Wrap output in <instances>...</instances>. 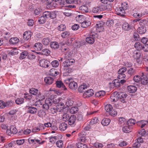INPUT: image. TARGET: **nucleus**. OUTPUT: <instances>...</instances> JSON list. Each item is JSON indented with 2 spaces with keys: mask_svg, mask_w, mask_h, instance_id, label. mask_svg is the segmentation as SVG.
Listing matches in <instances>:
<instances>
[{
  "mask_svg": "<svg viewBox=\"0 0 148 148\" xmlns=\"http://www.w3.org/2000/svg\"><path fill=\"white\" fill-rule=\"evenodd\" d=\"M132 129V127L127 125L126 123L124 125L122 130L125 133H128L131 132Z\"/></svg>",
  "mask_w": 148,
  "mask_h": 148,
  "instance_id": "9b49d317",
  "label": "nucleus"
},
{
  "mask_svg": "<svg viewBox=\"0 0 148 148\" xmlns=\"http://www.w3.org/2000/svg\"><path fill=\"white\" fill-rule=\"evenodd\" d=\"M29 91L30 93L34 95H36L38 93V90L34 88H32L30 89Z\"/></svg>",
  "mask_w": 148,
  "mask_h": 148,
  "instance_id": "3c124183",
  "label": "nucleus"
},
{
  "mask_svg": "<svg viewBox=\"0 0 148 148\" xmlns=\"http://www.w3.org/2000/svg\"><path fill=\"white\" fill-rule=\"evenodd\" d=\"M132 55L134 59L138 60L141 57V53L140 51L135 50L132 52Z\"/></svg>",
  "mask_w": 148,
  "mask_h": 148,
  "instance_id": "423d86ee",
  "label": "nucleus"
},
{
  "mask_svg": "<svg viewBox=\"0 0 148 148\" xmlns=\"http://www.w3.org/2000/svg\"><path fill=\"white\" fill-rule=\"evenodd\" d=\"M38 116L42 118L45 117L46 115L45 112L42 110H41L38 112Z\"/></svg>",
  "mask_w": 148,
  "mask_h": 148,
  "instance_id": "a19ab883",
  "label": "nucleus"
},
{
  "mask_svg": "<svg viewBox=\"0 0 148 148\" xmlns=\"http://www.w3.org/2000/svg\"><path fill=\"white\" fill-rule=\"evenodd\" d=\"M122 28L125 31H129L131 29V26L127 22L124 23L122 25Z\"/></svg>",
  "mask_w": 148,
  "mask_h": 148,
  "instance_id": "393cba45",
  "label": "nucleus"
},
{
  "mask_svg": "<svg viewBox=\"0 0 148 148\" xmlns=\"http://www.w3.org/2000/svg\"><path fill=\"white\" fill-rule=\"evenodd\" d=\"M138 31L140 34H143L146 32V28L145 26H140L138 29Z\"/></svg>",
  "mask_w": 148,
  "mask_h": 148,
  "instance_id": "c756f323",
  "label": "nucleus"
},
{
  "mask_svg": "<svg viewBox=\"0 0 148 148\" xmlns=\"http://www.w3.org/2000/svg\"><path fill=\"white\" fill-rule=\"evenodd\" d=\"M110 121V120L108 119H104L102 120L101 123L103 126H107L109 124Z\"/></svg>",
  "mask_w": 148,
  "mask_h": 148,
  "instance_id": "7c9ffc66",
  "label": "nucleus"
},
{
  "mask_svg": "<svg viewBox=\"0 0 148 148\" xmlns=\"http://www.w3.org/2000/svg\"><path fill=\"white\" fill-rule=\"evenodd\" d=\"M119 123L121 124L125 125L126 123L125 119L123 117H120L119 118Z\"/></svg>",
  "mask_w": 148,
  "mask_h": 148,
  "instance_id": "864d4df0",
  "label": "nucleus"
},
{
  "mask_svg": "<svg viewBox=\"0 0 148 148\" xmlns=\"http://www.w3.org/2000/svg\"><path fill=\"white\" fill-rule=\"evenodd\" d=\"M94 35L95 36V35L94 34H91L90 35V36H93ZM86 41L87 42L90 44H93L95 42V39L94 38V37H91L90 36L87 37L86 38Z\"/></svg>",
  "mask_w": 148,
  "mask_h": 148,
  "instance_id": "aec40b11",
  "label": "nucleus"
},
{
  "mask_svg": "<svg viewBox=\"0 0 148 148\" xmlns=\"http://www.w3.org/2000/svg\"><path fill=\"white\" fill-rule=\"evenodd\" d=\"M28 54V53L27 51H23L21 53L19 58L21 59H23L25 58Z\"/></svg>",
  "mask_w": 148,
  "mask_h": 148,
  "instance_id": "ea45409f",
  "label": "nucleus"
},
{
  "mask_svg": "<svg viewBox=\"0 0 148 148\" xmlns=\"http://www.w3.org/2000/svg\"><path fill=\"white\" fill-rule=\"evenodd\" d=\"M116 12L117 14L122 16H124L125 14V10L121 7L117 8Z\"/></svg>",
  "mask_w": 148,
  "mask_h": 148,
  "instance_id": "4468645a",
  "label": "nucleus"
},
{
  "mask_svg": "<svg viewBox=\"0 0 148 148\" xmlns=\"http://www.w3.org/2000/svg\"><path fill=\"white\" fill-rule=\"evenodd\" d=\"M102 10L101 9V5L100 7H95L93 8L92 10V12L94 13L99 12Z\"/></svg>",
  "mask_w": 148,
  "mask_h": 148,
  "instance_id": "58836bf2",
  "label": "nucleus"
},
{
  "mask_svg": "<svg viewBox=\"0 0 148 148\" xmlns=\"http://www.w3.org/2000/svg\"><path fill=\"white\" fill-rule=\"evenodd\" d=\"M50 46L52 49H58L59 47L58 43L56 41L51 42Z\"/></svg>",
  "mask_w": 148,
  "mask_h": 148,
  "instance_id": "5701e85b",
  "label": "nucleus"
},
{
  "mask_svg": "<svg viewBox=\"0 0 148 148\" xmlns=\"http://www.w3.org/2000/svg\"><path fill=\"white\" fill-rule=\"evenodd\" d=\"M63 142L62 140H58L56 142V144L57 147L59 148L62 147L63 145Z\"/></svg>",
  "mask_w": 148,
  "mask_h": 148,
  "instance_id": "680f3d73",
  "label": "nucleus"
},
{
  "mask_svg": "<svg viewBox=\"0 0 148 148\" xmlns=\"http://www.w3.org/2000/svg\"><path fill=\"white\" fill-rule=\"evenodd\" d=\"M118 94V92H115L112 94L110 96V98L111 101L112 102H116V99L114 98V95H116Z\"/></svg>",
  "mask_w": 148,
  "mask_h": 148,
  "instance_id": "e2e57ef3",
  "label": "nucleus"
},
{
  "mask_svg": "<svg viewBox=\"0 0 148 148\" xmlns=\"http://www.w3.org/2000/svg\"><path fill=\"white\" fill-rule=\"evenodd\" d=\"M105 110L107 112H110L113 109V107L112 105L110 104H107L105 106Z\"/></svg>",
  "mask_w": 148,
  "mask_h": 148,
  "instance_id": "49530a36",
  "label": "nucleus"
},
{
  "mask_svg": "<svg viewBox=\"0 0 148 148\" xmlns=\"http://www.w3.org/2000/svg\"><path fill=\"white\" fill-rule=\"evenodd\" d=\"M50 12L48 11H45L43 14V16L45 18H49L50 15Z\"/></svg>",
  "mask_w": 148,
  "mask_h": 148,
  "instance_id": "6e6d98bb",
  "label": "nucleus"
},
{
  "mask_svg": "<svg viewBox=\"0 0 148 148\" xmlns=\"http://www.w3.org/2000/svg\"><path fill=\"white\" fill-rule=\"evenodd\" d=\"M66 28V26L65 25L61 24L58 26V29L60 31H63Z\"/></svg>",
  "mask_w": 148,
  "mask_h": 148,
  "instance_id": "338daca9",
  "label": "nucleus"
},
{
  "mask_svg": "<svg viewBox=\"0 0 148 148\" xmlns=\"http://www.w3.org/2000/svg\"><path fill=\"white\" fill-rule=\"evenodd\" d=\"M148 123L147 121L141 120L137 122V124L138 126L141 128H143L145 127V126L147 125Z\"/></svg>",
  "mask_w": 148,
  "mask_h": 148,
  "instance_id": "f3484780",
  "label": "nucleus"
},
{
  "mask_svg": "<svg viewBox=\"0 0 148 148\" xmlns=\"http://www.w3.org/2000/svg\"><path fill=\"white\" fill-rule=\"evenodd\" d=\"M52 66L54 67H57L59 65V62L58 60H54L51 62Z\"/></svg>",
  "mask_w": 148,
  "mask_h": 148,
  "instance_id": "bf43d9fd",
  "label": "nucleus"
},
{
  "mask_svg": "<svg viewBox=\"0 0 148 148\" xmlns=\"http://www.w3.org/2000/svg\"><path fill=\"white\" fill-rule=\"evenodd\" d=\"M44 81L47 84H51L53 83V79L51 77H47L45 78Z\"/></svg>",
  "mask_w": 148,
  "mask_h": 148,
  "instance_id": "a878e982",
  "label": "nucleus"
},
{
  "mask_svg": "<svg viewBox=\"0 0 148 148\" xmlns=\"http://www.w3.org/2000/svg\"><path fill=\"white\" fill-rule=\"evenodd\" d=\"M56 84L57 87L59 88H62L64 90H67V88L61 81H57Z\"/></svg>",
  "mask_w": 148,
  "mask_h": 148,
  "instance_id": "a211bd4d",
  "label": "nucleus"
},
{
  "mask_svg": "<svg viewBox=\"0 0 148 148\" xmlns=\"http://www.w3.org/2000/svg\"><path fill=\"white\" fill-rule=\"evenodd\" d=\"M76 145L78 148H88L86 145L80 142L76 143Z\"/></svg>",
  "mask_w": 148,
  "mask_h": 148,
  "instance_id": "f704fd0d",
  "label": "nucleus"
},
{
  "mask_svg": "<svg viewBox=\"0 0 148 148\" xmlns=\"http://www.w3.org/2000/svg\"><path fill=\"white\" fill-rule=\"evenodd\" d=\"M50 51L47 49H44L42 50L41 53L43 55H48L50 54Z\"/></svg>",
  "mask_w": 148,
  "mask_h": 148,
  "instance_id": "13d9d810",
  "label": "nucleus"
},
{
  "mask_svg": "<svg viewBox=\"0 0 148 148\" xmlns=\"http://www.w3.org/2000/svg\"><path fill=\"white\" fill-rule=\"evenodd\" d=\"M133 16L135 18H140L143 16V14L142 13L137 12L134 13L133 14Z\"/></svg>",
  "mask_w": 148,
  "mask_h": 148,
  "instance_id": "774afa93",
  "label": "nucleus"
},
{
  "mask_svg": "<svg viewBox=\"0 0 148 148\" xmlns=\"http://www.w3.org/2000/svg\"><path fill=\"white\" fill-rule=\"evenodd\" d=\"M42 9L40 8H37L34 10V13L35 15H39L42 12Z\"/></svg>",
  "mask_w": 148,
  "mask_h": 148,
  "instance_id": "4d7b16f0",
  "label": "nucleus"
},
{
  "mask_svg": "<svg viewBox=\"0 0 148 148\" xmlns=\"http://www.w3.org/2000/svg\"><path fill=\"white\" fill-rule=\"evenodd\" d=\"M17 132L16 128L14 125L11 126L9 129H8L6 131L7 134L9 136H13L16 134Z\"/></svg>",
  "mask_w": 148,
  "mask_h": 148,
  "instance_id": "f03ea898",
  "label": "nucleus"
},
{
  "mask_svg": "<svg viewBox=\"0 0 148 148\" xmlns=\"http://www.w3.org/2000/svg\"><path fill=\"white\" fill-rule=\"evenodd\" d=\"M38 97H36V99H38V100L40 101H42L45 99V97L44 95H41V94L39 93L38 95Z\"/></svg>",
  "mask_w": 148,
  "mask_h": 148,
  "instance_id": "69168bd1",
  "label": "nucleus"
},
{
  "mask_svg": "<svg viewBox=\"0 0 148 148\" xmlns=\"http://www.w3.org/2000/svg\"><path fill=\"white\" fill-rule=\"evenodd\" d=\"M127 70V68L125 67H123L120 69L118 71L119 75L118 76V78L119 79L122 78H124L125 77V75L124 73Z\"/></svg>",
  "mask_w": 148,
  "mask_h": 148,
  "instance_id": "7ed1b4c3",
  "label": "nucleus"
},
{
  "mask_svg": "<svg viewBox=\"0 0 148 148\" xmlns=\"http://www.w3.org/2000/svg\"><path fill=\"white\" fill-rule=\"evenodd\" d=\"M87 85H82L80 86L78 88V90L79 92H84L85 89H87Z\"/></svg>",
  "mask_w": 148,
  "mask_h": 148,
  "instance_id": "72a5a7b5",
  "label": "nucleus"
},
{
  "mask_svg": "<svg viewBox=\"0 0 148 148\" xmlns=\"http://www.w3.org/2000/svg\"><path fill=\"white\" fill-rule=\"evenodd\" d=\"M53 101L49 98L46 99L45 100V103L43 106V108L48 110L52 104Z\"/></svg>",
  "mask_w": 148,
  "mask_h": 148,
  "instance_id": "39448f33",
  "label": "nucleus"
},
{
  "mask_svg": "<svg viewBox=\"0 0 148 148\" xmlns=\"http://www.w3.org/2000/svg\"><path fill=\"white\" fill-rule=\"evenodd\" d=\"M58 72L57 71L56 69L53 68L51 69L49 72V74L52 76H56L58 74Z\"/></svg>",
  "mask_w": 148,
  "mask_h": 148,
  "instance_id": "2f4dec72",
  "label": "nucleus"
},
{
  "mask_svg": "<svg viewBox=\"0 0 148 148\" xmlns=\"http://www.w3.org/2000/svg\"><path fill=\"white\" fill-rule=\"evenodd\" d=\"M73 104V101L72 99H67L66 102V104L68 107L71 106Z\"/></svg>",
  "mask_w": 148,
  "mask_h": 148,
  "instance_id": "09e8293b",
  "label": "nucleus"
},
{
  "mask_svg": "<svg viewBox=\"0 0 148 148\" xmlns=\"http://www.w3.org/2000/svg\"><path fill=\"white\" fill-rule=\"evenodd\" d=\"M86 140L85 136L82 134L79 135V138H78V141L83 143H85Z\"/></svg>",
  "mask_w": 148,
  "mask_h": 148,
  "instance_id": "37998d69",
  "label": "nucleus"
},
{
  "mask_svg": "<svg viewBox=\"0 0 148 148\" xmlns=\"http://www.w3.org/2000/svg\"><path fill=\"white\" fill-rule=\"evenodd\" d=\"M31 32L28 31L25 32L23 35V38L24 40L27 41L31 37Z\"/></svg>",
  "mask_w": 148,
  "mask_h": 148,
  "instance_id": "f8f14e48",
  "label": "nucleus"
},
{
  "mask_svg": "<svg viewBox=\"0 0 148 148\" xmlns=\"http://www.w3.org/2000/svg\"><path fill=\"white\" fill-rule=\"evenodd\" d=\"M76 20L79 23H81L85 20V16L83 15H77L76 17Z\"/></svg>",
  "mask_w": 148,
  "mask_h": 148,
  "instance_id": "6ab92c4d",
  "label": "nucleus"
},
{
  "mask_svg": "<svg viewBox=\"0 0 148 148\" xmlns=\"http://www.w3.org/2000/svg\"><path fill=\"white\" fill-rule=\"evenodd\" d=\"M70 34L69 32L68 31L64 32H63L61 35V37L64 38H66L70 37Z\"/></svg>",
  "mask_w": 148,
  "mask_h": 148,
  "instance_id": "c9c22d12",
  "label": "nucleus"
},
{
  "mask_svg": "<svg viewBox=\"0 0 148 148\" xmlns=\"http://www.w3.org/2000/svg\"><path fill=\"white\" fill-rule=\"evenodd\" d=\"M105 92L103 90L100 91L96 93L95 95L96 97H101L105 95Z\"/></svg>",
  "mask_w": 148,
  "mask_h": 148,
  "instance_id": "4c0bfd02",
  "label": "nucleus"
},
{
  "mask_svg": "<svg viewBox=\"0 0 148 148\" xmlns=\"http://www.w3.org/2000/svg\"><path fill=\"white\" fill-rule=\"evenodd\" d=\"M50 42V38H44L42 40V43L45 45H48Z\"/></svg>",
  "mask_w": 148,
  "mask_h": 148,
  "instance_id": "c03bdc74",
  "label": "nucleus"
},
{
  "mask_svg": "<svg viewBox=\"0 0 148 148\" xmlns=\"http://www.w3.org/2000/svg\"><path fill=\"white\" fill-rule=\"evenodd\" d=\"M136 122L135 120L131 119L127 121L126 122V124L129 126L132 127V126L135 125Z\"/></svg>",
  "mask_w": 148,
  "mask_h": 148,
  "instance_id": "c85d7f7f",
  "label": "nucleus"
},
{
  "mask_svg": "<svg viewBox=\"0 0 148 148\" xmlns=\"http://www.w3.org/2000/svg\"><path fill=\"white\" fill-rule=\"evenodd\" d=\"M42 44L38 42L36 43L34 46V49L38 51H39L42 49Z\"/></svg>",
  "mask_w": 148,
  "mask_h": 148,
  "instance_id": "bb28decb",
  "label": "nucleus"
},
{
  "mask_svg": "<svg viewBox=\"0 0 148 148\" xmlns=\"http://www.w3.org/2000/svg\"><path fill=\"white\" fill-rule=\"evenodd\" d=\"M40 66L43 68H47L50 65V62L48 60L45 59H42L39 61Z\"/></svg>",
  "mask_w": 148,
  "mask_h": 148,
  "instance_id": "20e7f679",
  "label": "nucleus"
},
{
  "mask_svg": "<svg viewBox=\"0 0 148 148\" xmlns=\"http://www.w3.org/2000/svg\"><path fill=\"white\" fill-rule=\"evenodd\" d=\"M70 116L67 113H65L62 115V119L64 121L68 122L70 119Z\"/></svg>",
  "mask_w": 148,
  "mask_h": 148,
  "instance_id": "79ce46f5",
  "label": "nucleus"
},
{
  "mask_svg": "<svg viewBox=\"0 0 148 148\" xmlns=\"http://www.w3.org/2000/svg\"><path fill=\"white\" fill-rule=\"evenodd\" d=\"M64 107V104L60 103H58L56 107L51 108V111L53 114L57 112H60L63 109Z\"/></svg>",
  "mask_w": 148,
  "mask_h": 148,
  "instance_id": "f257e3e1",
  "label": "nucleus"
},
{
  "mask_svg": "<svg viewBox=\"0 0 148 148\" xmlns=\"http://www.w3.org/2000/svg\"><path fill=\"white\" fill-rule=\"evenodd\" d=\"M134 47L137 49L136 50L140 51L142 48V46L139 42H136L135 43Z\"/></svg>",
  "mask_w": 148,
  "mask_h": 148,
  "instance_id": "de8ad7c7",
  "label": "nucleus"
},
{
  "mask_svg": "<svg viewBox=\"0 0 148 148\" xmlns=\"http://www.w3.org/2000/svg\"><path fill=\"white\" fill-rule=\"evenodd\" d=\"M64 14L67 16H71L72 14V11L70 10H67L63 12Z\"/></svg>",
  "mask_w": 148,
  "mask_h": 148,
  "instance_id": "603ef678",
  "label": "nucleus"
},
{
  "mask_svg": "<svg viewBox=\"0 0 148 148\" xmlns=\"http://www.w3.org/2000/svg\"><path fill=\"white\" fill-rule=\"evenodd\" d=\"M78 108L76 106L73 107L70 110V112L71 114H75L77 112Z\"/></svg>",
  "mask_w": 148,
  "mask_h": 148,
  "instance_id": "e433bc0d",
  "label": "nucleus"
},
{
  "mask_svg": "<svg viewBox=\"0 0 148 148\" xmlns=\"http://www.w3.org/2000/svg\"><path fill=\"white\" fill-rule=\"evenodd\" d=\"M69 86L70 89L73 90H75L77 87V83L73 81V79L69 83Z\"/></svg>",
  "mask_w": 148,
  "mask_h": 148,
  "instance_id": "2eb2a0df",
  "label": "nucleus"
},
{
  "mask_svg": "<svg viewBox=\"0 0 148 148\" xmlns=\"http://www.w3.org/2000/svg\"><path fill=\"white\" fill-rule=\"evenodd\" d=\"M91 25V22L89 21L84 20L81 23V26L84 28L88 27L90 26Z\"/></svg>",
  "mask_w": 148,
  "mask_h": 148,
  "instance_id": "4be33fe9",
  "label": "nucleus"
},
{
  "mask_svg": "<svg viewBox=\"0 0 148 148\" xmlns=\"http://www.w3.org/2000/svg\"><path fill=\"white\" fill-rule=\"evenodd\" d=\"M94 94L93 90L92 89H90L88 90L85 92L83 95L84 98H88L92 96Z\"/></svg>",
  "mask_w": 148,
  "mask_h": 148,
  "instance_id": "9d476101",
  "label": "nucleus"
},
{
  "mask_svg": "<svg viewBox=\"0 0 148 148\" xmlns=\"http://www.w3.org/2000/svg\"><path fill=\"white\" fill-rule=\"evenodd\" d=\"M75 60L72 58L68 59L64 61L62 64V66L64 67H66L71 65L75 62Z\"/></svg>",
  "mask_w": 148,
  "mask_h": 148,
  "instance_id": "0eeeda50",
  "label": "nucleus"
},
{
  "mask_svg": "<svg viewBox=\"0 0 148 148\" xmlns=\"http://www.w3.org/2000/svg\"><path fill=\"white\" fill-rule=\"evenodd\" d=\"M67 124L65 123H62L60 125L59 128L61 131H62L65 130L67 128Z\"/></svg>",
  "mask_w": 148,
  "mask_h": 148,
  "instance_id": "473e14b6",
  "label": "nucleus"
},
{
  "mask_svg": "<svg viewBox=\"0 0 148 148\" xmlns=\"http://www.w3.org/2000/svg\"><path fill=\"white\" fill-rule=\"evenodd\" d=\"M112 8L111 5L109 4H104L101 5V9L102 11H110Z\"/></svg>",
  "mask_w": 148,
  "mask_h": 148,
  "instance_id": "ddd939ff",
  "label": "nucleus"
},
{
  "mask_svg": "<svg viewBox=\"0 0 148 148\" xmlns=\"http://www.w3.org/2000/svg\"><path fill=\"white\" fill-rule=\"evenodd\" d=\"M24 99L23 98H18L15 101L16 104L19 105L22 103L24 101Z\"/></svg>",
  "mask_w": 148,
  "mask_h": 148,
  "instance_id": "052dcab7",
  "label": "nucleus"
},
{
  "mask_svg": "<svg viewBox=\"0 0 148 148\" xmlns=\"http://www.w3.org/2000/svg\"><path fill=\"white\" fill-rule=\"evenodd\" d=\"M46 19L43 16H40L38 18V22L40 24H42L45 23Z\"/></svg>",
  "mask_w": 148,
  "mask_h": 148,
  "instance_id": "8fccbe9b",
  "label": "nucleus"
},
{
  "mask_svg": "<svg viewBox=\"0 0 148 148\" xmlns=\"http://www.w3.org/2000/svg\"><path fill=\"white\" fill-rule=\"evenodd\" d=\"M60 136V138H62V136H60V135H58V136H50L48 138V139L49 140V142L52 143H55L56 141L59 138L58 137L59 136Z\"/></svg>",
  "mask_w": 148,
  "mask_h": 148,
  "instance_id": "dca6fc26",
  "label": "nucleus"
},
{
  "mask_svg": "<svg viewBox=\"0 0 148 148\" xmlns=\"http://www.w3.org/2000/svg\"><path fill=\"white\" fill-rule=\"evenodd\" d=\"M140 81L142 84L147 85L148 83V76L142 73V75L140 77Z\"/></svg>",
  "mask_w": 148,
  "mask_h": 148,
  "instance_id": "6e6552de",
  "label": "nucleus"
},
{
  "mask_svg": "<svg viewBox=\"0 0 148 148\" xmlns=\"http://www.w3.org/2000/svg\"><path fill=\"white\" fill-rule=\"evenodd\" d=\"M114 24V21L113 19H109L108 20L106 23V25L109 26L111 27Z\"/></svg>",
  "mask_w": 148,
  "mask_h": 148,
  "instance_id": "0e129e2a",
  "label": "nucleus"
},
{
  "mask_svg": "<svg viewBox=\"0 0 148 148\" xmlns=\"http://www.w3.org/2000/svg\"><path fill=\"white\" fill-rule=\"evenodd\" d=\"M37 109L36 108L32 107H28V112L32 114H35L37 112Z\"/></svg>",
  "mask_w": 148,
  "mask_h": 148,
  "instance_id": "412c9836",
  "label": "nucleus"
},
{
  "mask_svg": "<svg viewBox=\"0 0 148 148\" xmlns=\"http://www.w3.org/2000/svg\"><path fill=\"white\" fill-rule=\"evenodd\" d=\"M112 83L114 86L115 87H118L120 86L121 84L120 81L118 79H115L112 81Z\"/></svg>",
  "mask_w": 148,
  "mask_h": 148,
  "instance_id": "a18cd8bd",
  "label": "nucleus"
},
{
  "mask_svg": "<svg viewBox=\"0 0 148 148\" xmlns=\"http://www.w3.org/2000/svg\"><path fill=\"white\" fill-rule=\"evenodd\" d=\"M127 89L128 91L130 93H134L137 90V87L134 86H130L127 87Z\"/></svg>",
  "mask_w": 148,
  "mask_h": 148,
  "instance_id": "b1692460",
  "label": "nucleus"
},
{
  "mask_svg": "<svg viewBox=\"0 0 148 148\" xmlns=\"http://www.w3.org/2000/svg\"><path fill=\"white\" fill-rule=\"evenodd\" d=\"M76 117L75 115H70V119L68 121L69 125L73 126L75 124V123L76 121Z\"/></svg>",
  "mask_w": 148,
  "mask_h": 148,
  "instance_id": "1a4fd4ad",
  "label": "nucleus"
},
{
  "mask_svg": "<svg viewBox=\"0 0 148 148\" xmlns=\"http://www.w3.org/2000/svg\"><path fill=\"white\" fill-rule=\"evenodd\" d=\"M19 41V39L16 37L12 38L10 39L9 41L10 43L12 45L17 44Z\"/></svg>",
  "mask_w": 148,
  "mask_h": 148,
  "instance_id": "cd10ccee",
  "label": "nucleus"
},
{
  "mask_svg": "<svg viewBox=\"0 0 148 148\" xmlns=\"http://www.w3.org/2000/svg\"><path fill=\"white\" fill-rule=\"evenodd\" d=\"M127 72L128 74L131 75L135 74V70L132 68H130L127 71Z\"/></svg>",
  "mask_w": 148,
  "mask_h": 148,
  "instance_id": "5fc2aeb1",
  "label": "nucleus"
}]
</instances>
